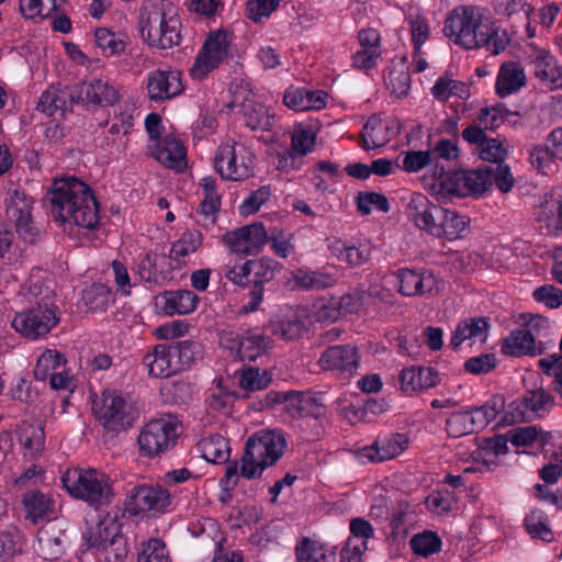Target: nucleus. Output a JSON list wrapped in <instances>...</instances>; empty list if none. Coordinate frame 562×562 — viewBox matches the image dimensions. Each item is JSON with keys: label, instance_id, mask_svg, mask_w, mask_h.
Instances as JSON below:
<instances>
[{"label": "nucleus", "instance_id": "1", "mask_svg": "<svg viewBox=\"0 0 562 562\" xmlns=\"http://www.w3.org/2000/svg\"><path fill=\"white\" fill-rule=\"evenodd\" d=\"M55 221L88 229L99 224V203L88 184L76 177L55 180L44 198Z\"/></svg>", "mask_w": 562, "mask_h": 562}, {"label": "nucleus", "instance_id": "2", "mask_svg": "<svg viewBox=\"0 0 562 562\" xmlns=\"http://www.w3.org/2000/svg\"><path fill=\"white\" fill-rule=\"evenodd\" d=\"M443 33L465 49L484 47L493 55L505 50L509 44L506 32L499 31L495 22L483 19L473 7H461L446 19Z\"/></svg>", "mask_w": 562, "mask_h": 562}, {"label": "nucleus", "instance_id": "3", "mask_svg": "<svg viewBox=\"0 0 562 562\" xmlns=\"http://www.w3.org/2000/svg\"><path fill=\"white\" fill-rule=\"evenodd\" d=\"M285 447L286 440L279 429L261 430L251 435L240 459V475L247 480L260 477L265 469L273 465L283 456Z\"/></svg>", "mask_w": 562, "mask_h": 562}, {"label": "nucleus", "instance_id": "4", "mask_svg": "<svg viewBox=\"0 0 562 562\" xmlns=\"http://www.w3.org/2000/svg\"><path fill=\"white\" fill-rule=\"evenodd\" d=\"M61 482L70 495L94 507L108 505L113 496L109 477L94 469L67 470L61 476Z\"/></svg>", "mask_w": 562, "mask_h": 562}, {"label": "nucleus", "instance_id": "5", "mask_svg": "<svg viewBox=\"0 0 562 562\" xmlns=\"http://www.w3.org/2000/svg\"><path fill=\"white\" fill-rule=\"evenodd\" d=\"M58 323L59 310L55 304V294L46 289L36 306L15 315L12 327L24 337L36 339L47 335Z\"/></svg>", "mask_w": 562, "mask_h": 562}, {"label": "nucleus", "instance_id": "6", "mask_svg": "<svg viewBox=\"0 0 562 562\" xmlns=\"http://www.w3.org/2000/svg\"><path fill=\"white\" fill-rule=\"evenodd\" d=\"M92 412L108 430L119 432L133 426L136 411L132 404L112 391H103L101 398L93 401Z\"/></svg>", "mask_w": 562, "mask_h": 562}, {"label": "nucleus", "instance_id": "7", "mask_svg": "<svg viewBox=\"0 0 562 562\" xmlns=\"http://www.w3.org/2000/svg\"><path fill=\"white\" fill-rule=\"evenodd\" d=\"M177 428L170 416L147 423L137 439L142 454L153 458L168 450L178 438Z\"/></svg>", "mask_w": 562, "mask_h": 562}, {"label": "nucleus", "instance_id": "8", "mask_svg": "<svg viewBox=\"0 0 562 562\" xmlns=\"http://www.w3.org/2000/svg\"><path fill=\"white\" fill-rule=\"evenodd\" d=\"M231 35L225 30L210 32L198 54L190 72L193 78L202 79L228 57Z\"/></svg>", "mask_w": 562, "mask_h": 562}, {"label": "nucleus", "instance_id": "9", "mask_svg": "<svg viewBox=\"0 0 562 562\" xmlns=\"http://www.w3.org/2000/svg\"><path fill=\"white\" fill-rule=\"evenodd\" d=\"M463 189L473 194H483L494 183L503 192H509L514 187V178L509 166H484L473 170L462 171Z\"/></svg>", "mask_w": 562, "mask_h": 562}, {"label": "nucleus", "instance_id": "10", "mask_svg": "<svg viewBox=\"0 0 562 562\" xmlns=\"http://www.w3.org/2000/svg\"><path fill=\"white\" fill-rule=\"evenodd\" d=\"M32 205L33 199L20 190L9 192L4 201L7 220L14 225L20 237L29 243H33L37 235L32 220Z\"/></svg>", "mask_w": 562, "mask_h": 562}, {"label": "nucleus", "instance_id": "11", "mask_svg": "<svg viewBox=\"0 0 562 562\" xmlns=\"http://www.w3.org/2000/svg\"><path fill=\"white\" fill-rule=\"evenodd\" d=\"M170 504V494L161 487L138 485L133 487L124 502V514L137 517L149 510L160 512Z\"/></svg>", "mask_w": 562, "mask_h": 562}, {"label": "nucleus", "instance_id": "12", "mask_svg": "<svg viewBox=\"0 0 562 562\" xmlns=\"http://www.w3.org/2000/svg\"><path fill=\"white\" fill-rule=\"evenodd\" d=\"M359 360L358 348L347 344L328 347L322 353L318 363L324 370L337 371L351 376L359 367Z\"/></svg>", "mask_w": 562, "mask_h": 562}, {"label": "nucleus", "instance_id": "13", "mask_svg": "<svg viewBox=\"0 0 562 562\" xmlns=\"http://www.w3.org/2000/svg\"><path fill=\"white\" fill-rule=\"evenodd\" d=\"M398 292L406 296L437 293L440 281L430 271L400 269L397 271Z\"/></svg>", "mask_w": 562, "mask_h": 562}, {"label": "nucleus", "instance_id": "14", "mask_svg": "<svg viewBox=\"0 0 562 562\" xmlns=\"http://www.w3.org/2000/svg\"><path fill=\"white\" fill-rule=\"evenodd\" d=\"M440 213L441 206L430 202L423 193H414L406 206L407 218L430 235L436 217H439Z\"/></svg>", "mask_w": 562, "mask_h": 562}, {"label": "nucleus", "instance_id": "15", "mask_svg": "<svg viewBox=\"0 0 562 562\" xmlns=\"http://www.w3.org/2000/svg\"><path fill=\"white\" fill-rule=\"evenodd\" d=\"M143 363L148 368L149 375L155 378H168L179 372L171 344L155 346L151 352L144 356Z\"/></svg>", "mask_w": 562, "mask_h": 562}, {"label": "nucleus", "instance_id": "16", "mask_svg": "<svg viewBox=\"0 0 562 562\" xmlns=\"http://www.w3.org/2000/svg\"><path fill=\"white\" fill-rule=\"evenodd\" d=\"M183 90L178 72L157 69L149 74L147 91L150 100L171 99Z\"/></svg>", "mask_w": 562, "mask_h": 562}, {"label": "nucleus", "instance_id": "17", "mask_svg": "<svg viewBox=\"0 0 562 562\" xmlns=\"http://www.w3.org/2000/svg\"><path fill=\"white\" fill-rule=\"evenodd\" d=\"M434 183L430 184L431 194L439 200L451 196H463L462 170L447 171L440 162H436L432 168Z\"/></svg>", "mask_w": 562, "mask_h": 562}, {"label": "nucleus", "instance_id": "18", "mask_svg": "<svg viewBox=\"0 0 562 562\" xmlns=\"http://www.w3.org/2000/svg\"><path fill=\"white\" fill-rule=\"evenodd\" d=\"M169 21V14L165 10L164 2L151 3L143 8L140 13V33L143 38L153 47L156 40L165 31V23Z\"/></svg>", "mask_w": 562, "mask_h": 562}, {"label": "nucleus", "instance_id": "19", "mask_svg": "<svg viewBox=\"0 0 562 562\" xmlns=\"http://www.w3.org/2000/svg\"><path fill=\"white\" fill-rule=\"evenodd\" d=\"M501 350L505 356L510 357H535L542 355L544 347L542 342L536 344L535 336L529 329H516L503 340Z\"/></svg>", "mask_w": 562, "mask_h": 562}, {"label": "nucleus", "instance_id": "20", "mask_svg": "<svg viewBox=\"0 0 562 562\" xmlns=\"http://www.w3.org/2000/svg\"><path fill=\"white\" fill-rule=\"evenodd\" d=\"M153 156L164 166L183 171L187 167V149L172 136H165L156 144Z\"/></svg>", "mask_w": 562, "mask_h": 562}, {"label": "nucleus", "instance_id": "21", "mask_svg": "<svg viewBox=\"0 0 562 562\" xmlns=\"http://www.w3.org/2000/svg\"><path fill=\"white\" fill-rule=\"evenodd\" d=\"M470 218L454 211L441 206L439 217H436L435 226L431 227V236L456 240L463 237V232L469 227Z\"/></svg>", "mask_w": 562, "mask_h": 562}, {"label": "nucleus", "instance_id": "22", "mask_svg": "<svg viewBox=\"0 0 562 562\" xmlns=\"http://www.w3.org/2000/svg\"><path fill=\"white\" fill-rule=\"evenodd\" d=\"M214 167L225 180L240 181L250 175L247 165L236 164L235 147L229 144H223L218 147L214 158Z\"/></svg>", "mask_w": 562, "mask_h": 562}, {"label": "nucleus", "instance_id": "23", "mask_svg": "<svg viewBox=\"0 0 562 562\" xmlns=\"http://www.w3.org/2000/svg\"><path fill=\"white\" fill-rule=\"evenodd\" d=\"M161 301L160 308L166 315L189 314L196 308L199 296L189 290L164 291L156 296V305Z\"/></svg>", "mask_w": 562, "mask_h": 562}, {"label": "nucleus", "instance_id": "24", "mask_svg": "<svg viewBox=\"0 0 562 562\" xmlns=\"http://www.w3.org/2000/svg\"><path fill=\"white\" fill-rule=\"evenodd\" d=\"M400 382L403 392L412 393L435 387L439 383V375L430 367H411L401 371Z\"/></svg>", "mask_w": 562, "mask_h": 562}, {"label": "nucleus", "instance_id": "25", "mask_svg": "<svg viewBox=\"0 0 562 562\" xmlns=\"http://www.w3.org/2000/svg\"><path fill=\"white\" fill-rule=\"evenodd\" d=\"M232 342L237 347V356L240 360L255 361L268 351L271 339L263 334L257 335L247 330L245 336H236Z\"/></svg>", "mask_w": 562, "mask_h": 562}, {"label": "nucleus", "instance_id": "26", "mask_svg": "<svg viewBox=\"0 0 562 562\" xmlns=\"http://www.w3.org/2000/svg\"><path fill=\"white\" fill-rule=\"evenodd\" d=\"M296 562H337L335 548H328L308 537L302 538L295 547Z\"/></svg>", "mask_w": 562, "mask_h": 562}, {"label": "nucleus", "instance_id": "27", "mask_svg": "<svg viewBox=\"0 0 562 562\" xmlns=\"http://www.w3.org/2000/svg\"><path fill=\"white\" fill-rule=\"evenodd\" d=\"M85 86L87 106H112L121 98L119 90L109 81L93 79L89 82L85 81Z\"/></svg>", "mask_w": 562, "mask_h": 562}, {"label": "nucleus", "instance_id": "28", "mask_svg": "<svg viewBox=\"0 0 562 562\" xmlns=\"http://www.w3.org/2000/svg\"><path fill=\"white\" fill-rule=\"evenodd\" d=\"M408 445V438L404 434H393L389 438L378 439L367 451L373 452L367 454L372 462H381L400 456Z\"/></svg>", "mask_w": 562, "mask_h": 562}, {"label": "nucleus", "instance_id": "29", "mask_svg": "<svg viewBox=\"0 0 562 562\" xmlns=\"http://www.w3.org/2000/svg\"><path fill=\"white\" fill-rule=\"evenodd\" d=\"M303 401L304 393L299 391H271L265 395L263 401L259 402V408H270L276 404H282L283 412H285L291 418H301Z\"/></svg>", "mask_w": 562, "mask_h": 562}, {"label": "nucleus", "instance_id": "30", "mask_svg": "<svg viewBox=\"0 0 562 562\" xmlns=\"http://www.w3.org/2000/svg\"><path fill=\"white\" fill-rule=\"evenodd\" d=\"M505 397L501 394H494L483 405L474 406L467 412L470 415L471 424L477 431L484 429L492 420H494L497 415L505 409Z\"/></svg>", "mask_w": 562, "mask_h": 562}, {"label": "nucleus", "instance_id": "31", "mask_svg": "<svg viewBox=\"0 0 562 562\" xmlns=\"http://www.w3.org/2000/svg\"><path fill=\"white\" fill-rule=\"evenodd\" d=\"M22 505L26 513L25 518L36 524L53 512L54 502L38 490H31L23 494Z\"/></svg>", "mask_w": 562, "mask_h": 562}, {"label": "nucleus", "instance_id": "32", "mask_svg": "<svg viewBox=\"0 0 562 562\" xmlns=\"http://www.w3.org/2000/svg\"><path fill=\"white\" fill-rule=\"evenodd\" d=\"M66 91H68V85L49 87L42 93L36 109L49 116L54 115L58 111L64 115L68 112V97Z\"/></svg>", "mask_w": 562, "mask_h": 562}, {"label": "nucleus", "instance_id": "33", "mask_svg": "<svg viewBox=\"0 0 562 562\" xmlns=\"http://www.w3.org/2000/svg\"><path fill=\"white\" fill-rule=\"evenodd\" d=\"M293 279L297 288L306 291H321L337 283L335 276L318 270L297 269Z\"/></svg>", "mask_w": 562, "mask_h": 562}, {"label": "nucleus", "instance_id": "34", "mask_svg": "<svg viewBox=\"0 0 562 562\" xmlns=\"http://www.w3.org/2000/svg\"><path fill=\"white\" fill-rule=\"evenodd\" d=\"M535 76L550 90L562 89V67L552 56H539L535 59Z\"/></svg>", "mask_w": 562, "mask_h": 562}, {"label": "nucleus", "instance_id": "35", "mask_svg": "<svg viewBox=\"0 0 562 562\" xmlns=\"http://www.w3.org/2000/svg\"><path fill=\"white\" fill-rule=\"evenodd\" d=\"M159 255L153 251L147 252L137 265V273L144 282L154 285L166 284L171 277L168 271L158 269Z\"/></svg>", "mask_w": 562, "mask_h": 562}, {"label": "nucleus", "instance_id": "36", "mask_svg": "<svg viewBox=\"0 0 562 562\" xmlns=\"http://www.w3.org/2000/svg\"><path fill=\"white\" fill-rule=\"evenodd\" d=\"M307 315L294 311L273 326V334L280 335L285 340L300 339L307 330Z\"/></svg>", "mask_w": 562, "mask_h": 562}, {"label": "nucleus", "instance_id": "37", "mask_svg": "<svg viewBox=\"0 0 562 562\" xmlns=\"http://www.w3.org/2000/svg\"><path fill=\"white\" fill-rule=\"evenodd\" d=\"M525 85L524 70L515 64L503 65L496 81V93L504 98Z\"/></svg>", "mask_w": 562, "mask_h": 562}, {"label": "nucleus", "instance_id": "38", "mask_svg": "<svg viewBox=\"0 0 562 562\" xmlns=\"http://www.w3.org/2000/svg\"><path fill=\"white\" fill-rule=\"evenodd\" d=\"M538 221L543 223L548 234L559 235L562 233V212L559 209V200H547L540 205Z\"/></svg>", "mask_w": 562, "mask_h": 562}, {"label": "nucleus", "instance_id": "39", "mask_svg": "<svg viewBox=\"0 0 562 562\" xmlns=\"http://www.w3.org/2000/svg\"><path fill=\"white\" fill-rule=\"evenodd\" d=\"M200 448L203 458L209 462L222 463L228 458V441L220 435L201 440Z\"/></svg>", "mask_w": 562, "mask_h": 562}, {"label": "nucleus", "instance_id": "40", "mask_svg": "<svg viewBox=\"0 0 562 562\" xmlns=\"http://www.w3.org/2000/svg\"><path fill=\"white\" fill-rule=\"evenodd\" d=\"M361 306L359 297L351 294H345L340 297H333L329 304L322 308V315L325 318L337 319L341 315L355 313Z\"/></svg>", "mask_w": 562, "mask_h": 562}, {"label": "nucleus", "instance_id": "41", "mask_svg": "<svg viewBox=\"0 0 562 562\" xmlns=\"http://www.w3.org/2000/svg\"><path fill=\"white\" fill-rule=\"evenodd\" d=\"M203 236L199 231H187L182 234L180 239L175 241L171 246L169 257L173 260L187 257L195 252L202 245Z\"/></svg>", "mask_w": 562, "mask_h": 562}, {"label": "nucleus", "instance_id": "42", "mask_svg": "<svg viewBox=\"0 0 562 562\" xmlns=\"http://www.w3.org/2000/svg\"><path fill=\"white\" fill-rule=\"evenodd\" d=\"M527 532L533 539H541L551 542L553 532L549 527V518L541 510H533L525 518L524 521Z\"/></svg>", "mask_w": 562, "mask_h": 562}, {"label": "nucleus", "instance_id": "43", "mask_svg": "<svg viewBox=\"0 0 562 562\" xmlns=\"http://www.w3.org/2000/svg\"><path fill=\"white\" fill-rule=\"evenodd\" d=\"M281 267V263L268 257H262L259 260H247L249 273L252 272L255 277L251 283H260L262 285L271 281Z\"/></svg>", "mask_w": 562, "mask_h": 562}, {"label": "nucleus", "instance_id": "44", "mask_svg": "<svg viewBox=\"0 0 562 562\" xmlns=\"http://www.w3.org/2000/svg\"><path fill=\"white\" fill-rule=\"evenodd\" d=\"M66 363L64 356L56 350H46L37 359L34 368V378L38 381H45L61 364Z\"/></svg>", "mask_w": 562, "mask_h": 562}, {"label": "nucleus", "instance_id": "45", "mask_svg": "<svg viewBox=\"0 0 562 562\" xmlns=\"http://www.w3.org/2000/svg\"><path fill=\"white\" fill-rule=\"evenodd\" d=\"M355 202L358 211L362 215H369L372 211V206L383 213H387L391 209L387 198L374 191L358 192Z\"/></svg>", "mask_w": 562, "mask_h": 562}, {"label": "nucleus", "instance_id": "46", "mask_svg": "<svg viewBox=\"0 0 562 562\" xmlns=\"http://www.w3.org/2000/svg\"><path fill=\"white\" fill-rule=\"evenodd\" d=\"M271 380V374L267 370L261 371L257 367H249L243 370L239 385L246 391L255 392L266 389Z\"/></svg>", "mask_w": 562, "mask_h": 562}, {"label": "nucleus", "instance_id": "47", "mask_svg": "<svg viewBox=\"0 0 562 562\" xmlns=\"http://www.w3.org/2000/svg\"><path fill=\"white\" fill-rule=\"evenodd\" d=\"M247 236L243 255L255 256L269 240V235L262 223L256 222L250 225H246Z\"/></svg>", "mask_w": 562, "mask_h": 562}, {"label": "nucleus", "instance_id": "48", "mask_svg": "<svg viewBox=\"0 0 562 562\" xmlns=\"http://www.w3.org/2000/svg\"><path fill=\"white\" fill-rule=\"evenodd\" d=\"M111 289L103 283H93L82 292V300L91 311L103 310L110 302Z\"/></svg>", "mask_w": 562, "mask_h": 562}, {"label": "nucleus", "instance_id": "49", "mask_svg": "<svg viewBox=\"0 0 562 562\" xmlns=\"http://www.w3.org/2000/svg\"><path fill=\"white\" fill-rule=\"evenodd\" d=\"M520 404L525 409L538 414L540 411H546L547 406L554 405V397L547 392L543 387L528 390L522 396Z\"/></svg>", "mask_w": 562, "mask_h": 562}, {"label": "nucleus", "instance_id": "50", "mask_svg": "<svg viewBox=\"0 0 562 562\" xmlns=\"http://www.w3.org/2000/svg\"><path fill=\"white\" fill-rule=\"evenodd\" d=\"M412 550L415 554L428 557L438 552L441 547V539L432 531H424L415 535L411 541Z\"/></svg>", "mask_w": 562, "mask_h": 562}, {"label": "nucleus", "instance_id": "51", "mask_svg": "<svg viewBox=\"0 0 562 562\" xmlns=\"http://www.w3.org/2000/svg\"><path fill=\"white\" fill-rule=\"evenodd\" d=\"M95 44L105 56L120 54L125 49V42L117 37L115 33L109 29L99 27L94 33Z\"/></svg>", "mask_w": 562, "mask_h": 562}, {"label": "nucleus", "instance_id": "52", "mask_svg": "<svg viewBox=\"0 0 562 562\" xmlns=\"http://www.w3.org/2000/svg\"><path fill=\"white\" fill-rule=\"evenodd\" d=\"M175 359L179 366V372L190 368L200 353V345L195 341L183 340L171 344Z\"/></svg>", "mask_w": 562, "mask_h": 562}, {"label": "nucleus", "instance_id": "53", "mask_svg": "<svg viewBox=\"0 0 562 562\" xmlns=\"http://www.w3.org/2000/svg\"><path fill=\"white\" fill-rule=\"evenodd\" d=\"M22 551V535L18 529L0 531V562L10 561Z\"/></svg>", "mask_w": 562, "mask_h": 562}, {"label": "nucleus", "instance_id": "54", "mask_svg": "<svg viewBox=\"0 0 562 562\" xmlns=\"http://www.w3.org/2000/svg\"><path fill=\"white\" fill-rule=\"evenodd\" d=\"M382 127V120L376 115H371L364 124L360 133V145L369 151L374 148H379L384 144V140L378 136L376 131Z\"/></svg>", "mask_w": 562, "mask_h": 562}, {"label": "nucleus", "instance_id": "55", "mask_svg": "<svg viewBox=\"0 0 562 562\" xmlns=\"http://www.w3.org/2000/svg\"><path fill=\"white\" fill-rule=\"evenodd\" d=\"M165 23V31L160 33L159 38L156 40V46L160 49L170 48L172 46L179 45L181 35H180V26L181 22L176 14L169 15V21Z\"/></svg>", "mask_w": 562, "mask_h": 562}, {"label": "nucleus", "instance_id": "56", "mask_svg": "<svg viewBox=\"0 0 562 562\" xmlns=\"http://www.w3.org/2000/svg\"><path fill=\"white\" fill-rule=\"evenodd\" d=\"M137 562H170L166 544L160 539H149L138 554Z\"/></svg>", "mask_w": 562, "mask_h": 562}, {"label": "nucleus", "instance_id": "57", "mask_svg": "<svg viewBox=\"0 0 562 562\" xmlns=\"http://www.w3.org/2000/svg\"><path fill=\"white\" fill-rule=\"evenodd\" d=\"M446 426L448 435L454 438L476 431L467 411L452 414L447 419Z\"/></svg>", "mask_w": 562, "mask_h": 562}, {"label": "nucleus", "instance_id": "58", "mask_svg": "<svg viewBox=\"0 0 562 562\" xmlns=\"http://www.w3.org/2000/svg\"><path fill=\"white\" fill-rule=\"evenodd\" d=\"M434 162L429 150H409L404 153L402 168L409 173L418 172Z\"/></svg>", "mask_w": 562, "mask_h": 562}, {"label": "nucleus", "instance_id": "59", "mask_svg": "<svg viewBox=\"0 0 562 562\" xmlns=\"http://www.w3.org/2000/svg\"><path fill=\"white\" fill-rule=\"evenodd\" d=\"M104 559L106 562H125L128 548L123 535H113L110 542L105 544Z\"/></svg>", "mask_w": 562, "mask_h": 562}, {"label": "nucleus", "instance_id": "60", "mask_svg": "<svg viewBox=\"0 0 562 562\" xmlns=\"http://www.w3.org/2000/svg\"><path fill=\"white\" fill-rule=\"evenodd\" d=\"M316 135L312 128H301L291 137V150L301 156L306 155L315 145Z\"/></svg>", "mask_w": 562, "mask_h": 562}, {"label": "nucleus", "instance_id": "61", "mask_svg": "<svg viewBox=\"0 0 562 562\" xmlns=\"http://www.w3.org/2000/svg\"><path fill=\"white\" fill-rule=\"evenodd\" d=\"M506 155V149L495 138H488L487 142L481 146L480 157L484 161L493 162V166H507L506 164H504Z\"/></svg>", "mask_w": 562, "mask_h": 562}, {"label": "nucleus", "instance_id": "62", "mask_svg": "<svg viewBox=\"0 0 562 562\" xmlns=\"http://www.w3.org/2000/svg\"><path fill=\"white\" fill-rule=\"evenodd\" d=\"M281 0H248V18L254 22H259L263 16H269L278 9Z\"/></svg>", "mask_w": 562, "mask_h": 562}, {"label": "nucleus", "instance_id": "63", "mask_svg": "<svg viewBox=\"0 0 562 562\" xmlns=\"http://www.w3.org/2000/svg\"><path fill=\"white\" fill-rule=\"evenodd\" d=\"M532 295L537 302L544 303L549 308H558L562 305V290L554 285H541L533 291Z\"/></svg>", "mask_w": 562, "mask_h": 562}, {"label": "nucleus", "instance_id": "64", "mask_svg": "<svg viewBox=\"0 0 562 562\" xmlns=\"http://www.w3.org/2000/svg\"><path fill=\"white\" fill-rule=\"evenodd\" d=\"M496 367V357L494 353H484L477 357L469 358L464 362V370L472 374H485Z\"/></svg>", "mask_w": 562, "mask_h": 562}]
</instances>
